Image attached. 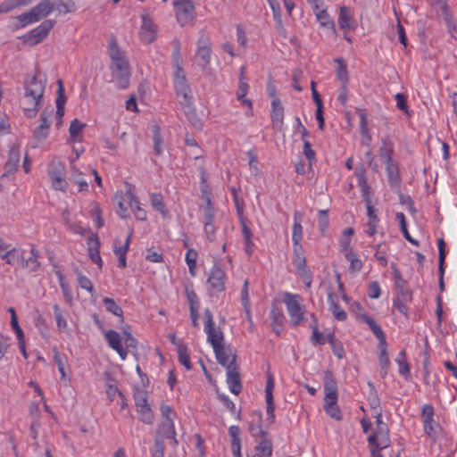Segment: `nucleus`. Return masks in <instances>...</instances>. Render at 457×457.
Returning a JSON list of instances; mask_svg holds the SVG:
<instances>
[{"mask_svg": "<svg viewBox=\"0 0 457 457\" xmlns=\"http://www.w3.org/2000/svg\"><path fill=\"white\" fill-rule=\"evenodd\" d=\"M46 76L39 71L24 80L23 112L27 118L36 117L46 86Z\"/></svg>", "mask_w": 457, "mask_h": 457, "instance_id": "nucleus-1", "label": "nucleus"}, {"mask_svg": "<svg viewBox=\"0 0 457 457\" xmlns=\"http://www.w3.org/2000/svg\"><path fill=\"white\" fill-rule=\"evenodd\" d=\"M107 52L112 61L110 70L112 80L115 82L118 88H127L130 78L129 62L125 53L119 47L114 36H112L108 41Z\"/></svg>", "mask_w": 457, "mask_h": 457, "instance_id": "nucleus-2", "label": "nucleus"}, {"mask_svg": "<svg viewBox=\"0 0 457 457\" xmlns=\"http://www.w3.org/2000/svg\"><path fill=\"white\" fill-rule=\"evenodd\" d=\"M283 302L287 306L293 327H297L306 320L305 307L302 303V297L299 295L285 293Z\"/></svg>", "mask_w": 457, "mask_h": 457, "instance_id": "nucleus-3", "label": "nucleus"}, {"mask_svg": "<svg viewBox=\"0 0 457 457\" xmlns=\"http://www.w3.org/2000/svg\"><path fill=\"white\" fill-rule=\"evenodd\" d=\"M211 54L212 42L210 37L206 33L201 32L196 42V52L195 55V62L201 69L204 70L210 64Z\"/></svg>", "mask_w": 457, "mask_h": 457, "instance_id": "nucleus-4", "label": "nucleus"}, {"mask_svg": "<svg viewBox=\"0 0 457 457\" xmlns=\"http://www.w3.org/2000/svg\"><path fill=\"white\" fill-rule=\"evenodd\" d=\"M226 273L223 268L215 263L210 270L206 286L211 296L217 295L225 290Z\"/></svg>", "mask_w": 457, "mask_h": 457, "instance_id": "nucleus-5", "label": "nucleus"}, {"mask_svg": "<svg viewBox=\"0 0 457 457\" xmlns=\"http://www.w3.org/2000/svg\"><path fill=\"white\" fill-rule=\"evenodd\" d=\"M173 67L175 68L174 87L176 94L178 96L182 97V101H180L181 104L189 105L192 99L190 95L191 90L187 84L182 65Z\"/></svg>", "mask_w": 457, "mask_h": 457, "instance_id": "nucleus-6", "label": "nucleus"}, {"mask_svg": "<svg viewBox=\"0 0 457 457\" xmlns=\"http://www.w3.org/2000/svg\"><path fill=\"white\" fill-rule=\"evenodd\" d=\"M55 21L45 20L37 28L31 29L23 36V42L30 46L41 43L49 34L50 30L54 27Z\"/></svg>", "mask_w": 457, "mask_h": 457, "instance_id": "nucleus-7", "label": "nucleus"}, {"mask_svg": "<svg viewBox=\"0 0 457 457\" xmlns=\"http://www.w3.org/2000/svg\"><path fill=\"white\" fill-rule=\"evenodd\" d=\"M48 176L51 179L53 187L55 190L65 192L68 183L65 179V168L59 160H53L47 170Z\"/></svg>", "mask_w": 457, "mask_h": 457, "instance_id": "nucleus-8", "label": "nucleus"}, {"mask_svg": "<svg viewBox=\"0 0 457 457\" xmlns=\"http://www.w3.org/2000/svg\"><path fill=\"white\" fill-rule=\"evenodd\" d=\"M204 316V332L207 335V341L212 347L224 342V335L220 328L215 326L213 316L209 309H205Z\"/></svg>", "mask_w": 457, "mask_h": 457, "instance_id": "nucleus-9", "label": "nucleus"}, {"mask_svg": "<svg viewBox=\"0 0 457 457\" xmlns=\"http://www.w3.org/2000/svg\"><path fill=\"white\" fill-rule=\"evenodd\" d=\"M434 407L431 404H425L422 407L421 418L424 432L433 438L436 437L437 430L440 428L439 424L434 420Z\"/></svg>", "mask_w": 457, "mask_h": 457, "instance_id": "nucleus-10", "label": "nucleus"}, {"mask_svg": "<svg viewBox=\"0 0 457 457\" xmlns=\"http://www.w3.org/2000/svg\"><path fill=\"white\" fill-rule=\"evenodd\" d=\"M227 370V384L231 393L237 395L242 391L240 374L236 361V355L232 356L231 364Z\"/></svg>", "mask_w": 457, "mask_h": 457, "instance_id": "nucleus-11", "label": "nucleus"}, {"mask_svg": "<svg viewBox=\"0 0 457 457\" xmlns=\"http://www.w3.org/2000/svg\"><path fill=\"white\" fill-rule=\"evenodd\" d=\"M52 112L53 109H44L40 113V123L33 130V137L38 142L45 140L49 135L51 126L50 117Z\"/></svg>", "mask_w": 457, "mask_h": 457, "instance_id": "nucleus-12", "label": "nucleus"}, {"mask_svg": "<svg viewBox=\"0 0 457 457\" xmlns=\"http://www.w3.org/2000/svg\"><path fill=\"white\" fill-rule=\"evenodd\" d=\"M21 158V151L20 145L13 144L10 146L8 152V158L4 167V173L2 174V178L8 177L9 175L14 173L17 170L18 164L20 162Z\"/></svg>", "mask_w": 457, "mask_h": 457, "instance_id": "nucleus-13", "label": "nucleus"}, {"mask_svg": "<svg viewBox=\"0 0 457 457\" xmlns=\"http://www.w3.org/2000/svg\"><path fill=\"white\" fill-rule=\"evenodd\" d=\"M176 17L181 26H185L195 18V6L192 2L174 6Z\"/></svg>", "mask_w": 457, "mask_h": 457, "instance_id": "nucleus-14", "label": "nucleus"}, {"mask_svg": "<svg viewBox=\"0 0 457 457\" xmlns=\"http://www.w3.org/2000/svg\"><path fill=\"white\" fill-rule=\"evenodd\" d=\"M395 154V143L390 136H385L381 138V145L378 149V156L380 160L386 164L393 162V156Z\"/></svg>", "mask_w": 457, "mask_h": 457, "instance_id": "nucleus-15", "label": "nucleus"}, {"mask_svg": "<svg viewBox=\"0 0 457 457\" xmlns=\"http://www.w3.org/2000/svg\"><path fill=\"white\" fill-rule=\"evenodd\" d=\"M140 39L146 43H152L156 37V26L153 23L151 19L145 15L142 16V26L139 31Z\"/></svg>", "mask_w": 457, "mask_h": 457, "instance_id": "nucleus-16", "label": "nucleus"}, {"mask_svg": "<svg viewBox=\"0 0 457 457\" xmlns=\"http://www.w3.org/2000/svg\"><path fill=\"white\" fill-rule=\"evenodd\" d=\"M356 113L360 118L361 143L363 145L370 146L371 143V135L369 129L368 113L366 110L360 108L356 110Z\"/></svg>", "mask_w": 457, "mask_h": 457, "instance_id": "nucleus-17", "label": "nucleus"}, {"mask_svg": "<svg viewBox=\"0 0 457 457\" xmlns=\"http://www.w3.org/2000/svg\"><path fill=\"white\" fill-rule=\"evenodd\" d=\"M274 378L272 374H267V381L265 386V400L267 414L274 420L275 405L273 401Z\"/></svg>", "mask_w": 457, "mask_h": 457, "instance_id": "nucleus-18", "label": "nucleus"}, {"mask_svg": "<svg viewBox=\"0 0 457 457\" xmlns=\"http://www.w3.org/2000/svg\"><path fill=\"white\" fill-rule=\"evenodd\" d=\"M316 20L319 21L320 25L323 28L329 29L334 35H336V26L334 21L330 18L326 5H322V7L318 10H312Z\"/></svg>", "mask_w": 457, "mask_h": 457, "instance_id": "nucleus-19", "label": "nucleus"}, {"mask_svg": "<svg viewBox=\"0 0 457 457\" xmlns=\"http://www.w3.org/2000/svg\"><path fill=\"white\" fill-rule=\"evenodd\" d=\"M323 386L325 392L324 400L337 399V385L332 372L326 371L324 375Z\"/></svg>", "mask_w": 457, "mask_h": 457, "instance_id": "nucleus-20", "label": "nucleus"}, {"mask_svg": "<svg viewBox=\"0 0 457 457\" xmlns=\"http://www.w3.org/2000/svg\"><path fill=\"white\" fill-rule=\"evenodd\" d=\"M87 245H88V255L91 261L97 264L98 267L101 269L103 265V262L100 256L99 247H100V241L97 237V235H93L88 237L87 239Z\"/></svg>", "mask_w": 457, "mask_h": 457, "instance_id": "nucleus-21", "label": "nucleus"}, {"mask_svg": "<svg viewBox=\"0 0 457 457\" xmlns=\"http://www.w3.org/2000/svg\"><path fill=\"white\" fill-rule=\"evenodd\" d=\"M270 316L271 319L272 330L279 336L283 331L284 324L286 322V317L283 311L277 306H273L270 310Z\"/></svg>", "mask_w": 457, "mask_h": 457, "instance_id": "nucleus-22", "label": "nucleus"}, {"mask_svg": "<svg viewBox=\"0 0 457 457\" xmlns=\"http://www.w3.org/2000/svg\"><path fill=\"white\" fill-rule=\"evenodd\" d=\"M244 71L245 67H242L240 69L239 85L236 95L237 100L241 103L242 105H247L249 109H252V102L249 99L245 98V96L249 89V85L245 80Z\"/></svg>", "mask_w": 457, "mask_h": 457, "instance_id": "nucleus-23", "label": "nucleus"}, {"mask_svg": "<svg viewBox=\"0 0 457 457\" xmlns=\"http://www.w3.org/2000/svg\"><path fill=\"white\" fill-rule=\"evenodd\" d=\"M271 121L274 127L280 129L283 125L284 107L279 99L274 97L271 102Z\"/></svg>", "mask_w": 457, "mask_h": 457, "instance_id": "nucleus-24", "label": "nucleus"}, {"mask_svg": "<svg viewBox=\"0 0 457 457\" xmlns=\"http://www.w3.org/2000/svg\"><path fill=\"white\" fill-rule=\"evenodd\" d=\"M393 275L397 289V295L403 296V299H412L411 292L407 288V282L403 278L401 272L395 268L393 270Z\"/></svg>", "mask_w": 457, "mask_h": 457, "instance_id": "nucleus-25", "label": "nucleus"}, {"mask_svg": "<svg viewBox=\"0 0 457 457\" xmlns=\"http://www.w3.org/2000/svg\"><path fill=\"white\" fill-rule=\"evenodd\" d=\"M126 195H128V197L129 199L130 207L134 208L136 219H137L138 220H142V221L145 220L147 218L146 212L144 209H142L140 207V202H139L138 198L135 195L133 189L129 188L126 191Z\"/></svg>", "mask_w": 457, "mask_h": 457, "instance_id": "nucleus-26", "label": "nucleus"}, {"mask_svg": "<svg viewBox=\"0 0 457 457\" xmlns=\"http://www.w3.org/2000/svg\"><path fill=\"white\" fill-rule=\"evenodd\" d=\"M293 265L300 273L306 274L309 272L306 269V260L302 245H294Z\"/></svg>", "mask_w": 457, "mask_h": 457, "instance_id": "nucleus-27", "label": "nucleus"}, {"mask_svg": "<svg viewBox=\"0 0 457 457\" xmlns=\"http://www.w3.org/2000/svg\"><path fill=\"white\" fill-rule=\"evenodd\" d=\"M160 434L162 437L170 439L173 446L178 445L173 419L164 420L160 426Z\"/></svg>", "mask_w": 457, "mask_h": 457, "instance_id": "nucleus-28", "label": "nucleus"}, {"mask_svg": "<svg viewBox=\"0 0 457 457\" xmlns=\"http://www.w3.org/2000/svg\"><path fill=\"white\" fill-rule=\"evenodd\" d=\"M38 251L34 245H31L30 255L27 259L23 257V265H21V267L26 268L32 272L37 271L40 268V262L38 261Z\"/></svg>", "mask_w": 457, "mask_h": 457, "instance_id": "nucleus-29", "label": "nucleus"}, {"mask_svg": "<svg viewBox=\"0 0 457 457\" xmlns=\"http://www.w3.org/2000/svg\"><path fill=\"white\" fill-rule=\"evenodd\" d=\"M37 21H40L48 16L53 12L52 2L50 0H41L32 9Z\"/></svg>", "mask_w": 457, "mask_h": 457, "instance_id": "nucleus-30", "label": "nucleus"}, {"mask_svg": "<svg viewBox=\"0 0 457 457\" xmlns=\"http://www.w3.org/2000/svg\"><path fill=\"white\" fill-rule=\"evenodd\" d=\"M386 171L387 179L391 187H399L401 179L398 170V165L395 162L386 163Z\"/></svg>", "mask_w": 457, "mask_h": 457, "instance_id": "nucleus-31", "label": "nucleus"}, {"mask_svg": "<svg viewBox=\"0 0 457 457\" xmlns=\"http://www.w3.org/2000/svg\"><path fill=\"white\" fill-rule=\"evenodd\" d=\"M338 26L342 29H351L353 27V17L351 9L348 6H341L337 19Z\"/></svg>", "mask_w": 457, "mask_h": 457, "instance_id": "nucleus-32", "label": "nucleus"}, {"mask_svg": "<svg viewBox=\"0 0 457 457\" xmlns=\"http://www.w3.org/2000/svg\"><path fill=\"white\" fill-rule=\"evenodd\" d=\"M301 219L302 213L300 212H295L292 233V241L294 245H301L300 242L303 239V227L301 225Z\"/></svg>", "mask_w": 457, "mask_h": 457, "instance_id": "nucleus-33", "label": "nucleus"}, {"mask_svg": "<svg viewBox=\"0 0 457 457\" xmlns=\"http://www.w3.org/2000/svg\"><path fill=\"white\" fill-rule=\"evenodd\" d=\"M23 252L18 250L16 248H12L7 252H5L2 255V259L5 261L6 263L10 265H23Z\"/></svg>", "mask_w": 457, "mask_h": 457, "instance_id": "nucleus-34", "label": "nucleus"}, {"mask_svg": "<svg viewBox=\"0 0 457 457\" xmlns=\"http://www.w3.org/2000/svg\"><path fill=\"white\" fill-rule=\"evenodd\" d=\"M218 362L228 370V365L231 364L229 361L230 353L224 346V344H220L217 346L212 347Z\"/></svg>", "mask_w": 457, "mask_h": 457, "instance_id": "nucleus-35", "label": "nucleus"}, {"mask_svg": "<svg viewBox=\"0 0 457 457\" xmlns=\"http://www.w3.org/2000/svg\"><path fill=\"white\" fill-rule=\"evenodd\" d=\"M337 403V399L324 400V410L329 417L336 420H342V412Z\"/></svg>", "mask_w": 457, "mask_h": 457, "instance_id": "nucleus-36", "label": "nucleus"}, {"mask_svg": "<svg viewBox=\"0 0 457 457\" xmlns=\"http://www.w3.org/2000/svg\"><path fill=\"white\" fill-rule=\"evenodd\" d=\"M86 124L74 119L70 125L69 133L71 142H80L82 140L81 133Z\"/></svg>", "mask_w": 457, "mask_h": 457, "instance_id": "nucleus-37", "label": "nucleus"}, {"mask_svg": "<svg viewBox=\"0 0 457 457\" xmlns=\"http://www.w3.org/2000/svg\"><path fill=\"white\" fill-rule=\"evenodd\" d=\"M344 255L345 258L350 262L348 269L350 273L355 274L361 270L362 262L353 250L344 253Z\"/></svg>", "mask_w": 457, "mask_h": 457, "instance_id": "nucleus-38", "label": "nucleus"}, {"mask_svg": "<svg viewBox=\"0 0 457 457\" xmlns=\"http://www.w3.org/2000/svg\"><path fill=\"white\" fill-rule=\"evenodd\" d=\"M311 318L314 319V323H310V325H309L312 330V335L311 337V342L313 345H325L327 340H326L324 335L321 332H320V330L318 328V320H317L315 314L312 313Z\"/></svg>", "mask_w": 457, "mask_h": 457, "instance_id": "nucleus-39", "label": "nucleus"}, {"mask_svg": "<svg viewBox=\"0 0 457 457\" xmlns=\"http://www.w3.org/2000/svg\"><path fill=\"white\" fill-rule=\"evenodd\" d=\"M103 303L105 307V310L108 312H111L113 315L119 317L120 319V321H123V311L121 307L119 306L112 298L104 297Z\"/></svg>", "mask_w": 457, "mask_h": 457, "instance_id": "nucleus-40", "label": "nucleus"}, {"mask_svg": "<svg viewBox=\"0 0 457 457\" xmlns=\"http://www.w3.org/2000/svg\"><path fill=\"white\" fill-rule=\"evenodd\" d=\"M248 280H245L241 289V303L246 314V319L251 321V305L248 295Z\"/></svg>", "mask_w": 457, "mask_h": 457, "instance_id": "nucleus-41", "label": "nucleus"}, {"mask_svg": "<svg viewBox=\"0 0 457 457\" xmlns=\"http://www.w3.org/2000/svg\"><path fill=\"white\" fill-rule=\"evenodd\" d=\"M150 201L152 206L159 212L162 216H165L167 210L163 201V196L161 193H153L150 195Z\"/></svg>", "mask_w": 457, "mask_h": 457, "instance_id": "nucleus-42", "label": "nucleus"}, {"mask_svg": "<svg viewBox=\"0 0 457 457\" xmlns=\"http://www.w3.org/2000/svg\"><path fill=\"white\" fill-rule=\"evenodd\" d=\"M255 451L258 455L270 456L272 453V444L268 436L262 437L261 442L255 446Z\"/></svg>", "mask_w": 457, "mask_h": 457, "instance_id": "nucleus-43", "label": "nucleus"}, {"mask_svg": "<svg viewBox=\"0 0 457 457\" xmlns=\"http://www.w3.org/2000/svg\"><path fill=\"white\" fill-rule=\"evenodd\" d=\"M178 358L181 365H183L187 370L192 369L187 347L186 345H178Z\"/></svg>", "mask_w": 457, "mask_h": 457, "instance_id": "nucleus-44", "label": "nucleus"}, {"mask_svg": "<svg viewBox=\"0 0 457 457\" xmlns=\"http://www.w3.org/2000/svg\"><path fill=\"white\" fill-rule=\"evenodd\" d=\"M74 272L77 276V281L79 287L82 289L87 290L88 293H90L91 295H93L95 293V289L91 280L87 276L83 275L82 272L79 271L78 269H75Z\"/></svg>", "mask_w": 457, "mask_h": 457, "instance_id": "nucleus-45", "label": "nucleus"}, {"mask_svg": "<svg viewBox=\"0 0 457 457\" xmlns=\"http://www.w3.org/2000/svg\"><path fill=\"white\" fill-rule=\"evenodd\" d=\"M153 132V141H154V151L156 155H161L162 154V143L163 139L160 133V128L158 125H154L152 128Z\"/></svg>", "mask_w": 457, "mask_h": 457, "instance_id": "nucleus-46", "label": "nucleus"}, {"mask_svg": "<svg viewBox=\"0 0 457 457\" xmlns=\"http://www.w3.org/2000/svg\"><path fill=\"white\" fill-rule=\"evenodd\" d=\"M197 252L195 249H188L186 253L185 261L188 266L189 273L192 277L195 276Z\"/></svg>", "mask_w": 457, "mask_h": 457, "instance_id": "nucleus-47", "label": "nucleus"}, {"mask_svg": "<svg viewBox=\"0 0 457 457\" xmlns=\"http://www.w3.org/2000/svg\"><path fill=\"white\" fill-rule=\"evenodd\" d=\"M104 337L108 345L113 350L121 345L120 336L117 331L113 329L107 330L104 334Z\"/></svg>", "mask_w": 457, "mask_h": 457, "instance_id": "nucleus-48", "label": "nucleus"}, {"mask_svg": "<svg viewBox=\"0 0 457 457\" xmlns=\"http://www.w3.org/2000/svg\"><path fill=\"white\" fill-rule=\"evenodd\" d=\"M395 362L399 366V373L404 377H407L410 374V366L406 361V353L404 350H402L396 359Z\"/></svg>", "mask_w": 457, "mask_h": 457, "instance_id": "nucleus-49", "label": "nucleus"}, {"mask_svg": "<svg viewBox=\"0 0 457 457\" xmlns=\"http://www.w3.org/2000/svg\"><path fill=\"white\" fill-rule=\"evenodd\" d=\"M362 320L369 326L370 329L373 332L376 337L384 334L381 327L376 322V320L370 315L364 313L361 315Z\"/></svg>", "mask_w": 457, "mask_h": 457, "instance_id": "nucleus-50", "label": "nucleus"}, {"mask_svg": "<svg viewBox=\"0 0 457 457\" xmlns=\"http://www.w3.org/2000/svg\"><path fill=\"white\" fill-rule=\"evenodd\" d=\"M386 435H389V429L387 425H379L376 428V430L374 433L370 435L368 437V443L369 445H377V441L378 440L379 436H386Z\"/></svg>", "mask_w": 457, "mask_h": 457, "instance_id": "nucleus-51", "label": "nucleus"}, {"mask_svg": "<svg viewBox=\"0 0 457 457\" xmlns=\"http://www.w3.org/2000/svg\"><path fill=\"white\" fill-rule=\"evenodd\" d=\"M328 342L330 344L332 347L333 353L338 357L343 358L344 356V348L340 342H338L336 338V336L334 333H329L328 335Z\"/></svg>", "mask_w": 457, "mask_h": 457, "instance_id": "nucleus-52", "label": "nucleus"}, {"mask_svg": "<svg viewBox=\"0 0 457 457\" xmlns=\"http://www.w3.org/2000/svg\"><path fill=\"white\" fill-rule=\"evenodd\" d=\"M53 352H54V361L58 367V370L61 374V379L65 380L66 377H67L65 369H64L66 358L64 356L61 355L56 348H54Z\"/></svg>", "mask_w": 457, "mask_h": 457, "instance_id": "nucleus-53", "label": "nucleus"}, {"mask_svg": "<svg viewBox=\"0 0 457 457\" xmlns=\"http://www.w3.org/2000/svg\"><path fill=\"white\" fill-rule=\"evenodd\" d=\"M337 77L340 80L341 84L348 83V71L347 66L344 62L343 59H337Z\"/></svg>", "mask_w": 457, "mask_h": 457, "instance_id": "nucleus-54", "label": "nucleus"}, {"mask_svg": "<svg viewBox=\"0 0 457 457\" xmlns=\"http://www.w3.org/2000/svg\"><path fill=\"white\" fill-rule=\"evenodd\" d=\"M132 235H133V230L130 229L123 245L119 246L118 243H120V242L118 240L114 241L113 251L116 255H126V253L129 248V244H130V241L132 238Z\"/></svg>", "mask_w": 457, "mask_h": 457, "instance_id": "nucleus-55", "label": "nucleus"}, {"mask_svg": "<svg viewBox=\"0 0 457 457\" xmlns=\"http://www.w3.org/2000/svg\"><path fill=\"white\" fill-rule=\"evenodd\" d=\"M54 315L56 320L57 328L60 331H65L67 328V321L62 315V312L61 311L59 305L57 303L54 304Z\"/></svg>", "mask_w": 457, "mask_h": 457, "instance_id": "nucleus-56", "label": "nucleus"}, {"mask_svg": "<svg viewBox=\"0 0 457 457\" xmlns=\"http://www.w3.org/2000/svg\"><path fill=\"white\" fill-rule=\"evenodd\" d=\"M140 415V420L145 424H152L154 421V414L149 405L137 408Z\"/></svg>", "mask_w": 457, "mask_h": 457, "instance_id": "nucleus-57", "label": "nucleus"}, {"mask_svg": "<svg viewBox=\"0 0 457 457\" xmlns=\"http://www.w3.org/2000/svg\"><path fill=\"white\" fill-rule=\"evenodd\" d=\"M378 361L380 367V375L384 378L386 377L388 370L390 361L387 353H379L378 354Z\"/></svg>", "mask_w": 457, "mask_h": 457, "instance_id": "nucleus-58", "label": "nucleus"}, {"mask_svg": "<svg viewBox=\"0 0 457 457\" xmlns=\"http://www.w3.org/2000/svg\"><path fill=\"white\" fill-rule=\"evenodd\" d=\"M411 299H403V296L397 295L394 300V307L397 309L403 315L408 316L407 302H411Z\"/></svg>", "mask_w": 457, "mask_h": 457, "instance_id": "nucleus-59", "label": "nucleus"}, {"mask_svg": "<svg viewBox=\"0 0 457 457\" xmlns=\"http://www.w3.org/2000/svg\"><path fill=\"white\" fill-rule=\"evenodd\" d=\"M330 310L337 320L343 321L347 318L346 312L340 307L339 303L331 300Z\"/></svg>", "mask_w": 457, "mask_h": 457, "instance_id": "nucleus-60", "label": "nucleus"}, {"mask_svg": "<svg viewBox=\"0 0 457 457\" xmlns=\"http://www.w3.org/2000/svg\"><path fill=\"white\" fill-rule=\"evenodd\" d=\"M17 20L21 22V27H25L29 24L38 21L32 10L20 14L17 16Z\"/></svg>", "mask_w": 457, "mask_h": 457, "instance_id": "nucleus-61", "label": "nucleus"}, {"mask_svg": "<svg viewBox=\"0 0 457 457\" xmlns=\"http://www.w3.org/2000/svg\"><path fill=\"white\" fill-rule=\"evenodd\" d=\"M368 385L371 389V393L369 397L370 405L373 410H375V412H376L378 410H381L379 408V406H380L379 399L378 397L377 391H376V388H375V386L373 385V383L369 382Z\"/></svg>", "mask_w": 457, "mask_h": 457, "instance_id": "nucleus-62", "label": "nucleus"}, {"mask_svg": "<svg viewBox=\"0 0 457 457\" xmlns=\"http://www.w3.org/2000/svg\"><path fill=\"white\" fill-rule=\"evenodd\" d=\"M134 400L137 408H141L149 405L147 403V395L144 390H137L134 393Z\"/></svg>", "mask_w": 457, "mask_h": 457, "instance_id": "nucleus-63", "label": "nucleus"}, {"mask_svg": "<svg viewBox=\"0 0 457 457\" xmlns=\"http://www.w3.org/2000/svg\"><path fill=\"white\" fill-rule=\"evenodd\" d=\"M164 456V443L163 439L157 436L154 439V449L152 457H163Z\"/></svg>", "mask_w": 457, "mask_h": 457, "instance_id": "nucleus-64", "label": "nucleus"}]
</instances>
